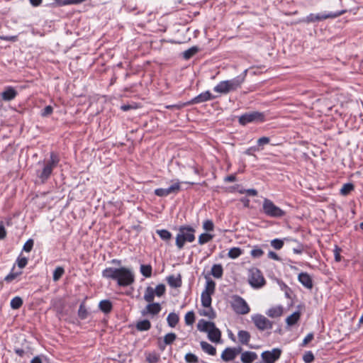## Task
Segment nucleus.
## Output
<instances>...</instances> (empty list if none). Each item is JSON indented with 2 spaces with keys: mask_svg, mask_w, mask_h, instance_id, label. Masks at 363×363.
<instances>
[{
  "mask_svg": "<svg viewBox=\"0 0 363 363\" xmlns=\"http://www.w3.org/2000/svg\"><path fill=\"white\" fill-rule=\"evenodd\" d=\"M102 277L117 282L118 286L125 287L135 282V275L133 271L127 267H107L102 271Z\"/></svg>",
  "mask_w": 363,
  "mask_h": 363,
  "instance_id": "f257e3e1",
  "label": "nucleus"
},
{
  "mask_svg": "<svg viewBox=\"0 0 363 363\" xmlns=\"http://www.w3.org/2000/svg\"><path fill=\"white\" fill-rule=\"evenodd\" d=\"M60 161L59 155L55 152H51L48 160H41L38 162L39 168L36 169V176L42 183H45L48 181Z\"/></svg>",
  "mask_w": 363,
  "mask_h": 363,
  "instance_id": "f03ea898",
  "label": "nucleus"
},
{
  "mask_svg": "<svg viewBox=\"0 0 363 363\" xmlns=\"http://www.w3.org/2000/svg\"><path fill=\"white\" fill-rule=\"evenodd\" d=\"M195 229L190 225H181L176 237V245L179 250H182L186 242H192L195 240Z\"/></svg>",
  "mask_w": 363,
  "mask_h": 363,
  "instance_id": "7ed1b4c3",
  "label": "nucleus"
},
{
  "mask_svg": "<svg viewBox=\"0 0 363 363\" xmlns=\"http://www.w3.org/2000/svg\"><path fill=\"white\" fill-rule=\"evenodd\" d=\"M248 282L254 289H260L266 284L262 272L256 267L248 270Z\"/></svg>",
  "mask_w": 363,
  "mask_h": 363,
  "instance_id": "20e7f679",
  "label": "nucleus"
},
{
  "mask_svg": "<svg viewBox=\"0 0 363 363\" xmlns=\"http://www.w3.org/2000/svg\"><path fill=\"white\" fill-rule=\"evenodd\" d=\"M262 211L265 215L271 218H281L286 215L284 211L268 199H264L263 201Z\"/></svg>",
  "mask_w": 363,
  "mask_h": 363,
  "instance_id": "39448f33",
  "label": "nucleus"
},
{
  "mask_svg": "<svg viewBox=\"0 0 363 363\" xmlns=\"http://www.w3.org/2000/svg\"><path fill=\"white\" fill-rule=\"evenodd\" d=\"M264 121V113L259 111L245 113L241 115L238 118L239 123L242 125H246L250 123H262Z\"/></svg>",
  "mask_w": 363,
  "mask_h": 363,
  "instance_id": "423d86ee",
  "label": "nucleus"
},
{
  "mask_svg": "<svg viewBox=\"0 0 363 363\" xmlns=\"http://www.w3.org/2000/svg\"><path fill=\"white\" fill-rule=\"evenodd\" d=\"M343 13L344 11H342L317 14L310 13L303 20V21L306 23L319 22L328 18H335L341 16Z\"/></svg>",
  "mask_w": 363,
  "mask_h": 363,
  "instance_id": "0eeeda50",
  "label": "nucleus"
},
{
  "mask_svg": "<svg viewBox=\"0 0 363 363\" xmlns=\"http://www.w3.org/2000/svg\"><path fill=\"white\" fill-rule=\"evenodd\" d=\"M231 305L234 311L238 314L245 315L250 311L247 303L244 298L239 296H234L233 297V302Z\"/></svg>",
  "mask_w": 363,
  "mask_h": 363,
  "instance_id": "6e6552de",
  "label": "nucleus"
},
{
  "mask_svg": "<svg viewBox=\"0 0 363 363\" xmlns=\"http://www.w3.org/2000/svg\"><path fill=\"white\" fill-rule=\"evenodd\" d=\"M252 320L257 327V328L261 331H264L267 329L272 328V322L267 319L265 316L261 314H255L252 316Z\"/></svg>",
  "mask_w": 363,
  "mask_h": 363,
  "instance_id": "1a4fd4ad",
  "label": "nucleus"
},
{
  "mask_svg": "<svg viewBox=\"0 0 363 363\" xmlns=\"http://www.w3.org/2000/svg\"><path fill=\"white\" fill-rule=\"evenodd\" d=\"M281 350L274 348L272 350H267L261 354L264 363H275L281 357Z\"/></svg>",
  "mask_w": 363,
  "mask_h": 363,
  "instance_id": "9d476101",
  "label": "nucleus"
},
{
  "mask_svg": "<svg viewBox=\"0 0 363 363\" xmlns=\"http://www.w3.org/2000/svg\"><path fill=\"white\" fill-rule=\"evenodd\" d=\"M180 183L177 182L167 189H156L155 190V194L157 196L164 197L172 194H177L180 191Z\"/></svg>",
  "mask_w": 363,
  "mask_h": 363,
  "instance_id": "9b49d317",
  "label": "nucleus"
},
{
  "mask_svg": "<svg viewBox=\"0 0 363 363\" xmlns=\"http://www.w3.org/2000/svg\"><path fill=\"white\" fill-rule=\"evenodd\" d=\"M247 70H245L242 74H240L232 79L225 80L230 91H233L241 87L242 84L244 82Z\"/></svg>",
  "mask_w": 363,
  "mask_h": 363,
  "instance_id": "f8f14e48",
  "label": "nucleus"
},
{
  "mask_svg": "<svg viewBox=\"0 0 363 363\" xmlns=\"http://www.w3.org/2000/svg\"><path fill=\"white\" fill-rule=\"evenodd\" d=\"M215 98L216 96L212 95L209 91H206L193 98L189 102H188V104H201L209 100L214 99Z\"/></svg>",
  "mask_w": 363,
  "mask_h": 363,
  "instance_id": "ddd939ff",
  "label": "nucleus"
},
{
  "mask_svg": "<svg viewBox=\"0 0 363 363\" xmlns=\"http://www.w3.org/2000/svg\"><path fill=\"white\" fill-rule=\"evenodd\" d=\"M18 95V91L11 86H6L4 90L1 92V99L5 101H10L13 100Z\"/></svg>",
  "mask_w": 363,
  "mask_h": 363,
  "instance_id": "4468645a",
  "label": "nucleus"
},
{
  "mask_svg": "<svg viewBox=\"0 0 363 363\" xmlns=\"http://www.w3.org/2000/svg\"><path fill=\"white\" fill-rule=\"evenodd\" d=\"M298 280L308 289H311L313 286L312 278L307 272H301L298 276Z\"/></svg>",
  "mask_w": 363,
  "mask_h": 363,
  "instance_id": "2eb2a0df",
  "label": "nucleus"
},
{
  "mask_svg": "<svg viewBox=\"0 0 363 363\" xmlns=\"http://www.w3.org/2000/svg\"><path fill=\"white\" fill-rule=\"evenodd\" d=\"M162 308L159 303H150L147 305L145 310L143 311V315H146L147 313H150L152 315H157Z\"/></svg>",
  "mask_w": 363,
  "mask_h": 363,
  "instance_id": "dca6fc26",
  "label": "nucleus"
},
{
  "mask_svg": "<svg viewBox=\"0 0 363 363\" xmlns=\"http://www.w3.org/2000/svg\"><path fill=\"white\" fill-rule=\"evenodd\" d=\"M208 339L213 342H218L220 340L221 337V332L218 328L216 327L214 324V327H211L210 330L208 331Z\"/></svg>",
  "mask_w": 363,
  "mask_h": 363,
  "instance_id": "f3484780",
  "label": "nucleus"
},
{
  "mask_svg": "<svg viewBox=\"0 0 363 363\" xmlns=\"http://www.w3.org/2000/svg\"><path fill=\"white\" fill-rule=\"evenodd\" d=\"M258 356L256 352L252 351H245L241 354L240 360L242 363H252L257 359Z\"/></svg>",
  "mask_w": 363,
  "mask_h": 363,
  "instance_id": "a211bd4d",
  "label": "nucleus"
},
{
  "mask_svg": "<svg viewBox=\"0 0 363 363\" xmlns=\"http://www.w3.org/2000/svg\"><path fill=\"white\" fill-rule=\"evenodd\" d=\"M224 362H230L236 358V353L232 347L225 348L220 356Z\"/></svg>",
  "mask_w": 363,
  "mask_h": 363,
  "instance_id": "6ab92c4d",
  "label": "nucleus"
},
{
  "mask_svg": "<svg viewBox=\"0 0 363 363\" xmlns=\"http://www.w3.org/2000/svg\"><path fill=\"white\" fill-rule=\"evenodd\" d=\"M211 327H214V323L201 319L197 323V329L201 332L208 333Z\"/></svg>",
  "mask_w": 363,
  "mask_h": 363,
  "instance_id": "aec40b11",
  "label": "nucleus"
},
{
  "mask_svg": "<svg viewBox=\"0 0 363 363\" xmlns=\"http://www.w3.org/2000/svg\"><path fill=\"white\" fill-rule=\"evenodd\" d=\"M167 279L168 284L172 288H179L182 286V281L180 274L177 277L174 275L169 276Z\"/></svg>",
  "mask_w": 363,
  "mask_h": 363,
  "instance_id": "412c9836",
  "label": "nucleus"
},
{
  "mask_svg": "<svg viewBox=\"0 0 363 363\" xmlns=\"http://www.w3.org/2000/svg\"><path fill=\"white\" fill-rule=\"evenodd\" d=\"M99 309L104 313H109L113 309V305L111 301L105 299L99 302Z\"/></svg>",
  "mask_w": 363,
  "mask_h": 363,
  "instance_id": "4be33fe9",
  "label": "nucleus"
},
{
  "mask_svg": "<svg viewBox=\"0 0 363 363\" xmlns=\"http://www.w3.org/2000/svg\"><path fill=\"white\" fill-rule=\"evenodd\" d=\"M200 345H201V349L207 354L212 355V356H214L216 354V347H213V345H211V344H209L205 341H201Z\"/></svg>",
  "mask_w": 363,
  "mask_h": 363,
  "instance_id": "5701e85b",
  "label": "nucleus"
},
{
  "mask_svg": "<svg viewBox=\"0 0 363 363\" xmlns=\"http://www.w3.org/2000/svg\"><path fill=\"white\" fill-rule=\"evenodd\" d=\"M211 294L207 292V291H203L201 293V304L205 308H210L211 306Z\"/></svg>",
  "mask_w": 363,
  "mask_h": 363,
  "instance_id": "b1692460",
  "label": "nucleus"
},
{
  "mask_svg": "<svg viewBox=\"0 0 363 363\" xmlns=\"http://www.w3.org/2000/svg\"><path fill=\"white\" fill-rule=\"evenodd\" d=\"M211 275L216 278L220 279L223 277V269L220 264H216L212 266L211 268Z\"/></svg>",
  "mask_w": 363,
  "mask_h": 363,
  "instance_id": "393cba45",
  "label": "nucleus"
},
{
  "mask_svg": "<svg viewBox=\"0 0 363 363\" xmlns=\"http://www.w3.org/2000/svg\"><path fill=\"white\" fill-rule=\"evenodd\" d=\"M238 337L240 342L242 345H247L250 340V334L246 330H240Z\"/></svg>",
  "mask_w": 363,
  "mask_h": 363,
  "instance_id": "a878e982",
  "label": "nucleus"
},
{
  "mask_svg": "<svg viewBox=\"0 0 363 363\" xmlns=\"http://www.w3.org/2000/svg\"><path fill=\"white\" fill-rule=\"evenodd\" d=\"M283 308L281 306H275L269 308L266 314L271 318H277L281 315Z\"/></svg>",
  "mask_w": 363,
  "mask_h": 363,
  "instance_id": "bb28decb",
  "label": "nucleus"
},
{
  "mask_svg": "<svg viewBox=\"0 0 363 363\" xmlns=\"http://www.w3.org/2000/svg\"><path fill=\"white\" fill-rule=\"evenodd\" d=\"M138 331H147L151 328V323L148 320H143L137 322L135 325Z\"/></svg>",
  "mask_w": 363,
  "mask_h": 363,
  "instance_id": "cd10ccee",
  "label": "nucleus"
},
{
  "mask_svg": "<svg viewBox=\"0 0 363 363\" xmlns=\"http://www.w3.org/2000/svg\"><path fill=\"white\" fill-rule=\"evenodd\" d=\"M145 360L148 363H157L160 360V356L156 352H145Z\"/></svg>",
  "mask_w": 363,
  "mask_h": 363,
  "instance_id": "c85d7f7f",
  "label": "nucleus"
},
{
  "mask_svg": "<svg viewBox=\"0 0 363 363\" xmlns=\"http://www.w3.org/2000/svg\"><path fill=\"white\" fill-rule=\"evenodd\" d=\"M167 321L169 327L174 328L179 321V317L175 313H170L167 315Z\"/></svg>",
  "mask_w": 363,
  "mask_h": 363,
  "instance_id": "c756f323",
  "label": "nucleus"
},
{
  "mask_svg": "<svg viewBox=\"0 0 363 363\" xmlns=\"http://www.w3.org/2000/svg\"><path fill=\"white\" fill-rule=\"evenodd\" d=\"M213 90L216 92H218V93H220V94H226L230 92L229 89H228V85H227L225 81H222L219 84H218L213 88Z\"/></svg>",
  "mask_w": 363,
  "mask_h": 363,
  "instance_id": "7c9ffc66",
  "label": "nucleus"
},
{
  "mask_svg": "<svg viewBox=\"0 0 363 363\" xmlns=\"http://www.w3.org/2000/svg\"><path fill=\"white\" fill-rule=\"evenodd\" d=\"M199 51L197 46H193L183 52L182 55L185 60H189Z\"/></svg>",
  "mask_w": 363,
  "mask_h": 363,
  "instance_id": "2f4dec72",
  "label": "nucleus"
},
{
  "mask_svg": "<svg viewBox=\"0 0 363 363\" xmlns=\"http://www.w3.org/2000/svg\"><path fill=\"white\" fill-rule=\"evenodd\" d=\"M155 295V294L153 288H152L151 286H147L145 291L144 299L147 302L151 303L154 300Z\"/></svg>",
  "mask_w": 363,
  "mask_h": 363,
  "instance_id": "473e14b6",
  "label": "nucleus"
},
{
  "mask_svg": "<svg viewBox=\"0 0 363 363\" xmlns=\"http://www.w3.org/2000/svg\"><path fill=\"white\" fill-rule=\"evenodd\" d=\"M243 253V250L240 247H232L228 253V256L231 259H236Z\"/></svg>",
  "mask_w": 363,
  "mask_h": 363,
  "instance_id": "72a5a7b5",
  "label": "nucleus"
},
{
  "mask_svg": "<svg viewBox=\"0 0 363 363\" xmlns=\"http://www.w3.org/2000/svg\"><path fill=\"white\" fill-rule=\"evenodd\" d=\"M156 233L160 236V238L164 241H169L171 240L172 237V233L165 229L157 230Z\"/></svg>",
  "mask_w": 363,
  "mask_h": 363,
  "instance_id": "f704fd0d",
  "label": "nucleus"
},
{
  "mask_svg": "<svg viewBox=\"0 0 363 363\" xmlns=\"http://www.w3.org/2000/svg\"><path fill=\"white\" fill-rule=\"evenodd\" d=\"M140 270L143 276L146 278L150 277L152 276V268L150 264H141Z\"/></svg>",
  "mask_w": 363,
  "mask_h": 363,
  "instance_id": "c9c22d12",
  "label": "nucleus"
},
{
  "mask_svg": "<svg viewBox=\"0 0 363 363\" xmlns=\"http://www.w3.org/2000/svg\"><path fill=\"white\" fill-rule=\"evenodd\" d=\"M354 189V186L352 183L344 184L340 189V194L342 196L348 195Z\"/></svg>",
  "mask_w": 363,
  "mask_h": 363,
  "instance_id": "e433bc0d",
  "label": "nucleus"
},
{
  "mask_svg": "<svg viewBox=\"0 0 363 363\" xmlns=\"http://www.w3.org/2000/svg\"><path fill=\"white\" fill-rule=\"evenodd\" d=\"M23 303V299L21 297L16 296L11 299L10 306L12 309L16 310L22 306Z\"/></svg>",
  "mask_w": 363,
  "mask_h": 363,
  "instance_id": "4c0bfd02",
  "label": "nucleus"
},
{
  "mask_svg": "<svg viewBox=\"0 0 363 363\" xmlns=\"http://www.w3.org/2000/svg\"><path fill=\"white\" fill-rule=\"evenodd\" d=\"M299 318H300V313L294 312V313L290 315L289 317H287L286 321L289 325H294V324H296L298 322Z\"/></svg>",
  "mask_w": 363,
  "mask_h": 363,
  "instance_id": "58836bf2",
  "label": "nucleus"
},
{
  "mask_svg": "<svg viewBox=\"0 0 363 363\" xmlns=\"http://www.w3.org/2000/svg\"><path fill=\"white\" fill-rule=\"evenodd\" d=\"M213 236L208 233H202L199 237V244L204 245L213 239Z\"/></svg>",
  "mask_w": 363,
  "mask_h": 363,
  "instance_id": "ea45409f",
  "label": "nucleus"
},
{
  "mask_svg": "<svg viewBox=\"0 0 363 363\" xmlns=\"http://www.w3.org/2000/svg\"><path fill=\"white\" fill-rule=\"evenodd\" d=\"M65 274V269L62 267H57L55 268V269L53 272L52 279L53 281H58L62 275Z\"/></svg>",
  "mask_w": 363,
  "mask_h": 363,
  "instance_id": "a19ab883",
  "label": "nucleus"
},
{
  "mask_svg": "<svg viewBox=\"0 0 363 363\" xmlns=\"http://www.w3.org/2000/svg\"><path fill=\"white\" fill-rule=\"evenodd\" d=\"M88 311L84 303H81L78 310V316L80 319L84 320L88 317Z\"/></svg>",
  "mask_w": 363,
  "mask_h": 363,
  "instance_id": "79ce46f5",
  "label": "nucleus"
},
{
  "mask_svg": "<svg viewBox=\"0 0 363 363\" xmlns=\"http://www.w3.org/2000/svg\"><path fill=\"white\" fill-rule=\"evenodd\" d=\"M200 314L208 317L209 319H214L216 316V313L211 306H210V308H206V309L201 312Z\"/></svg>",
  "mask_w": 363,
  "mask_h": 363,
  "instance_id": "37998d69",
  "label": "nucleus"
},
{
  "mask_svg": "<svg viewBox=\"0 0 363 363\" xmlns=\"http://www.w3.org/2000/svg\"><path fill=\"white\" fill-rule=\"evenodd\" d=\"M177 339V335L174 333H169L164 335V345H171Z\"/></svg>",
  "mask_w": 363,
  "mask_h": 363,
  "instance_id": "c03bdc74",
  "label": "nucleus"
},
{
  "mask_svg": "<svg viewBox=\"0 0 363 363\" xmlns=\"http://www.w3.org/2000/svg\"><path fill=\"white\" fill-rule=\"evenodd\" d=\"M185 323L188 325H192L195 321V314L193 311L186 313L184 317Z\"/></svg>",
  "mask_w": 363,
  "mask_h": 363,
  "instance_id": "a18cd8bd",
  "label": "nucleus"
},
{
  "mask_svg": "<svg viewBox=\"0 0 363 363\" xmlns=\"http://www.w3.org/2000/svg\"><path fill=\"white\" fill-rule=\"evenodd\" d=\"M184 359L187 363H198L199 362L198 357L191 352L186 354Z\"/></svg>",
  "mask_w": 363,
  "mask_h": 363,
  "instance_id": "49530a36",
  "label": "nucleus"
},
{
  "mask_svg": "<svg viewBox=\"0 0 363 363\" xmlns=\"http://www.w3.org/2000/svg\"><path fill=\"white\" fill-rule=\"evenodd\" d=\"M216 287V283L213 280H208L206 281V285L205 290L203 291H207L211 294L214 293Z\"/></svg>",
  "mask_w": 363,
  "mask_h": 363,
  "instance_id": "de8ad7c7",
  "label": "nucleus"
},
{
  "mask_svg": "<svg viewBox=\"0 0 363 363\" xmlns=\"http://www.w3.org/2000/svg\"><path fill=\"white\" fill-rule=\"evenodd\" d=\"M154 291L157 296H162L165 293L166 291L165 285L163 284H160L156 286Z\"/></svg>",
  "mask_w": 363,
  "mask_h": 363,
  "instance_id": "09e8293b",
  "label": "nucleus"
},
{
  "mask_svg": "<svg viewBox=\"0 0 363 363\" xmlns=\"http://www.w3.org/2000/svg\"><path fill=\"white\" fill-rule=\"evenodd\" d=\"M271 245L275 249V250H280L282 248L284 245L283 240L280 239H274L271 241Z\"/></svg>",
  "mask_w": 363,
  "mask_h": 363,
  "instance_id": "8fccbe9b",
  "label": "nucleus"
},
{
  "mask_svg": "<svg viewBox=\"0 0 363 363\" xmlns=\"http://www.w3.org/2000/svg\"><path fill=\"white\" fill-rule=\"evenodd\" d=\"M250 255L254 258H259L264 255V251L258 247H255L251 250Z\"/></svg>",
  "mask_w": 363,
  "mask_h": 363,
  "instance_id": "3c124183",
  "label": "nucleus"
},
{
  "mask_svg": "<svg viewBox=\"0 0 363 363\" xmlns=\"http://www.w3.org/2000/svg\"><path fill=\"white\" fill-rule=\"evenodd\" d=\"M270 142V138L268 137H262L257 140V146L259 148L263 149V146L269 144Z\"/></svg>",
  "mask_w": 363,
  "mask_h": 363,
  "instance_id": "603ef678",
  "label": "nucleus"
},
{
  "mask_svg": "<svg viewBox=\"0 0 363 363\" xmlns=\"http://www.w3.org/2000/svg\"><path fill=\"white\" fill-rule=\"evenodd\" d=\"M303 359L306 363H311L314 360V355L311 351L306 352L303 357Z\"/></svg>",
  "mask_w": 363,
  "mask_h": 363,
  "instance_id": "864d4df0",
  "label": "nucleus"
},
{
  "mask_svg": "<svg viewBox=\"0 0 363 363\" xmlns=\"http://www.w3.org/2000/svg\"><path fill=\"white\" fill-rule=\"evenodd\" d=\"M203 228L206 231H212L214 228V224L212 220H206L203 223Z\"/></svg>",
  "mask_w": 363,
  "mask_h": 363,
  "instance_id": "5fc2aeb1",
  "label": "nucleus"
},
{
  "mask_svg": "<svg viewBox=\"0 0 363 363\" xmlns=\"http://www.w3.org/2000/svg\"><path fill=\"white\" fill-rule=\"evenodd\" d=\"M34 242L32 239L28 240L23 245V250L25 252H29L32 250Z\"/></svg>",
  "mask_w": 363,
  "mask_h": 363,
  "instance_id": "6e6d98bb",
  "label": "nucleus"
},
{
  "mask_svg": "<svg viewBox=\"0 0 363 363\" xmlns=\"http://www.w3.org/2000/svg\"><path fill=\"white\" fill-rule=\"evenodd\" d=\"M21 274V272H15V273H13V272H11L9 273L4 279V280L7 282H11L12 281L13 279H15L18 275H20Z\"/></svg>",
  "mask_w": 363,
  "mask_h": 363,
  "instance_id": "4d7b16f0",
  "label": "nucleus"
},
{
  "mask_svg": "<svg viewBox=\"0 0 363 363\" xmlns=\"http://www.w3.org/2000/svg\"><path fill=\"white\" fill-rule=\"evenodd\" d=\"M52 107L51 106H47L42 110L41 116L43 117L48 116L50 115L52 113Z\"/></svg>",
  "mask_w": 363,
  "mask_h": 363,
  "instance_id": "13d9d810",
  "label": "nucleus"
},
{
  "mask_svg": "<svg viewBox=\"0 0 363 363\" xmlns=\"http://www.w3.org/2000/svg\"><path fill=\"white\" fill-rule=\"evenodd\" d=\"M28 263V259L26 257H21L18 258L17 259V264L19 268L23 269L24 268Z\"/></svg>",
  "mask_w": 363,
  "mask_h": 363,
  "instance_id": "bf43d9fd",
  "label": "nucleus"
},
{
  "mask_svg": "<svg viewBox=\"0 0 363 363\" xmlns=\"http://www.w3.org/2000/svg\"><path fill=\"white\" fill-rule=\"evenodd\" d=\"M261 150H262V148H259L256 146L250 147L245 151V154L247 155H254V152L259 151Z\"/></svg>",
  "mask_w": 363,
  "mask_h": 363,
  "instance_id": "052dcab7",
  "label": "nucleus"
},
{
  "mask_svg": "<svg viewBox=\"0 0 363 363\" xmlns=\"http://www.w3.org/2000/svg\"><path fill=\"white\" fill-rule=\"evenodd\" d=\"M340 252H341V249L340 247H338L337 246H336L335 250H334L335 260L336 262H340L341 261Z\"/></svg>",
  "mask_w": 363,
  "mask_h": 363,
  "instance_id": "680f3d73",
  "label": "nucleus"
},
{
  "mask_svg": "<svg viewBox=\"0 0 363 363\" xmlns=\"http://www.w3.org/2000/svg\"><path fill=\"white\" fill-rule=\"evenodd\" d=\"M313 339V334L308 333L303 340L302 345L305 346Z\"/></svg>",
  "mask_w": 363,
  "mask_h": 363,
  "instance_id": "e2e57ef3",
  "label": "nucleus"
},
{
  "mask_svg": "<svg viewBox=\"0 0 363 363\" xmlns=\"http://www.w3.org/2000/svg\"><path fill=\"white\" fill-rule=\"evenodd\" d=\"M6 236V229L2 223L0 224V240H3Z\"/></svg>",
  "mask_w": 363,
  "mask_h": 363,
  "instance_id": "0e129e2a",
  "label": "nucleus"
},
{
  "mask_svg": "<svg viewBox=\"0 0 363 363\" xmlns=\"http://www.w3.org/2000/svg\"><path fill=\"white\" fill-rule=\"evenodd\" d=\"M303 245L302 244H298L297 247L293 249V252L295 254H301L303 251Z\"/></svg>",
  "mask_w": 363,
  "mask_h": 363,
  "instance_id": "69168bd1",
  "label": "nucleus"
},
{
  "mask_svg": "<svg viewBox=\"0 0 363 363\" xmlns=\"http://www.w3.org/2000/svg\"><path fill=\"white\" fill-rule=\"evenodd\" d=\"M268 257H269V258H271V259H274V260H277V261L280 260V258H279V257L278 256V255H277L276 252H272V251H269V253H268Z\"/></svg>",
  "mask_w": 363,
  "mask_h": 363,
  "instance_id": "338daca9",
  "label": "nucleus"
},
{
  "mask_svg": "<svg viewBox=\"0 0 363 363\" xmlns=\"http://www.w3.org/2000/svg\"><path fill=\"white\" fill-rule=\"evenodd\" d=\"M245 191L248 196H255L257 195V191L255 189H245Z\"/></svg>",
  "mask_w": 363,
  "mask_h": 363,
  "instance_id": "774afa93",
  "label": "nucleus"
}]
</instances>
